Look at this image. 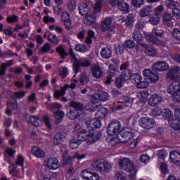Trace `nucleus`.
<instances>
[{
	"label": "nucleus",
	"mask_w": 180,
	"mask_h": 180,
	"mask_svg": "<svg viewBox=\"0 0 180 180\" xmlns=\"http://www.w3.org/2000/svg\"><path fill=\"white\" fill-rule=\"evenodd\" d=\"M117 137L123 143H129L133 139V133L129 129H123L119 132Z\"/></svg>",
	"instance_id": "nucleus-9"
},
{
	"label": "nucleus",
	"mask_w": 180,
	"mask_h": 180,
	"mask_svg": "<svg viewBox=\"0 0 180 180\" xmlns=\"http://www.w3.org/2000/svg\"><path fill=\"white\" fill-rule=\"evenodd\" d=\"M162 23L165 26H168L169 27H171L174 25V16H172V14L169 13H165L163 15L162 17Z\"/></svg>",
	"instance_id": "nucleus-18"
},
{
	"label": "nucleus",
	"mask_w": 180,
	"mask_h": 180,
	"mask_svg": "<svg viewBox=\"0 0 180 180\" xmlns=\"http://www.w3.org/2000/svg\"><path fill=\"white\" fill-rule=\"evenodd\" d=\"M119 60L117 58H112L110 60V65H109V68L110 70H113L119 67Z\"/></svg>",
	"instance_id": "nucleus-39"
},
{
	"label": "nucleus",
	"mask_w": 180,
	"mask_h": 180,
	"mask_svg": "<svg viewBox=\"0 0 180 180\" xmlns=\"http://www.w3.org/2000/svg\"><path fill=\"white\" fill-rule=\"evenodd\" d=\"M91 172H88L86 170H83L81 172L80 175H81L82 178H83L84 179L89 180V179L91 178Z\"/></svg>",
	"instance_id": "nucleus-53"
},
{
	"label": "nucleus",
	"mask_w": 180,
	"mask_h": 180,
	"mask_svg": "<svg viewBox=\"0 0 180 180\" xmlns=\"http://www.w3.org/2000/svg\"><path fill=\"white\" fill-rule=\"evenodd\" d=\"M93 168H95L96 171L108 172V171L112 168V165L109 162L103 159H100L93 162Z\"/></svg>",
	"instance_id": "nucleus-4"
},
{
	"label": "nucleus",
	"mask_w": 180,
	"mask_h": 180,
	"mask_svg": "<svg viewBox=\"0 0 180 180\" xmlns=\"http://www.w3.org/2000/svg\"><path fill=\"white\" fill-rule=\"evenodd\" d=\"M51 50V44L49 43L45 44L41 49V53H49Z\"/></svg>",
	"instance_id": "nucleus-57"
},
{
	"label": "nucleus",
	"mask_w": 180,
	"mask_h": 180,
	"mask_svg": "<svg viewBox=\"0 0 180 180\" xmlns=\"http://www.w3.org/2000/svg\"><path fill=\"white\" fill-rule=\"evenodd\" d=\"M161 115V110L158 108H155L151 110V115L153 117H157V116H160Z\"/></svg>",
	"instance_id": "nucleus-62"
},
{
	"label": "nucleus",
	"mask_w": 180,
	"mask_h": 180,
	"mask_svg": "<svg viewBox=\"0 0 180 180\" xmlns=\"http://www.w3.org/2000/svg\"><path fill=\"white\" fill-rule=\"evenodd\" d=\"M97 99L98 101H108V99H109V94L106 92H101V93H98L97 94Z\"/></svg>",
	"instance_id": "nucleus-42"
},
{
	"label": "nucleus",
	"mask_w": 180,
	"mask_h": 180,
	"mask_svg": "<svg viewBox=\"0 0 180 180\" xmlns=\"http://www.w3.org/2000/svg\"><path fill=\"white\" fill-rule=\"evenodd\" d=\"M124 46L127 49H134V47L136 46V44L133 40H128L124 42Z\"/></svg>",
	"instance_id": "nucleus-56"
},
{
	"label": "nucleus",
	"mask_w": 180,
	"mask_h": 180,
	"mask_svg": "<svg viewBox=\"0 0 180 180\" xmlns=\"http://www.w3.org/2000/svg\"><path fill=\"white\" fill-rule=\"evenodd\" d=\"M121 127L122 125L120 124V122L117 121L111 122L107 128V133L108 136H116L117 132L120 131Z\"/></svg>",
	"instance_id": "nucleus-12"
},
{
	"label": "nucleus",
	"mask_w": 180,
	"mask_h": 180,
	"mask_svg": "<svg viewBox=\"0 0 180 180\" xmlns=\"http://www.w3.org/2000/svg\"><path fill=\"white\" fill-rule=\"evenodd\" d=\"M161 19L158 16H150L149 19V23L153 26H157L160 23Z\"/></svg>",
	"instance_id": "nucleus-43"
},
{
	"label": "nucleus",
	"mask_w": 180,
	"mask_h": 180,
	"mask_svg": "<svg viewBox=\"0 0 180 180\" xmlns=\"http://www.w3.org/2000/svg\"><path fill=\"white\" fill-rule=\"evenodd\" d=\"M117 8L120 9V11L124 12V13H129V11H130L129 4L124 3V1H123L120 6H118Z\"/></svg>",
	"instance_id": "nucleus-41"
},
{
	"label": "nucleus",
	"mask_w": 180,
	"mask_h": 180,
	"mask_svg": "<svg viewBox=\"0 0 180 180\" xmlns=\"http://www.w3.org/2000/svg\"><path fill=\"white\" fill-rule=\"evenodd\" d=\"M122 23H125V25H127V27L133 26V23L134 22V20H133V15H128L125 20L122 19Z\"/></svg>",
	"instance_id": "nucleus-40"
},
{
	"label": "nucleus",
	"mask_w": 180,
	"mask_h": 180,
	"mask_svg": "<svg viewBox=\"0 0 180 180\" xmlns=\"http://www.w3.org/2000/svg\"><path fill=\"white\" fill-rule=\"evenodd\" d=\"M53 116L56 120H63L65 114L61 110H58L53 112Z\"/></svg>",
	"instance_id": "nucleus-44"
},
{
	"label": "nucleus",
	"mask_w": 180,
	"mask_h": 180,
	"mask_svg": "<svg viewBox=\"0 0 180 180\" xmlns=\"http://www.w3.org/2000/svg\"><path fill=\"white\" fill-rule=\"evenodd\" d=\"M178 6H179V3L176 1H169L167 4V8L169 9H172L173 11L174 9H178Z\"/></svg>",
	"instance_id": "nucleus-52"
},
{
	"label": "nucleus",
	"mask_w": 180,
	"mask_h": 180,
	"mask_svg": "<svg viewBox=\"0 0 180 180\" xmlns=\"http://www.w3.org/2000/svg\"><path fill=\"white\" fill-rule=\"evenodd\" d=\"M19 20V17L13 15L7 18L8 23H16Z\"/></svg>",
	"instance_id": "nucleus-55"
},
{
	"label": "nucleus",
	"mask_w": 180,
	"mask_h": 180,
	"mask_svg": "<svg viewBox=\"0 0 180 180\" xmlns=\"http://www.w3.org/2000/svg\"><path fill=\"white\" fill-rule=\"evenodd\" d=\"M47 166L49 169H57L60 167V162L56 158H50L48 160Z\"/></svg>",
	"instance_id": "nucleus-23"
},
{
	"label": "nucleus",
	"mask_w": 180,
	"mask_h": 180,
	"mask_svg": "<svg viewBox=\"0 0 180 180\" xmlns=\"http://www.w3.org/2000/svg\"><path fill=\"white\" fill-rule=\"evenodd\" d=\"M25 159H23V156L18 155L17 159L15 160V165L18 167V165H20V167H22L23 165Z\"/></svg>",
	"instance_id": "nucleus-54"
},
{
	"label": "nucleus",
	"mask_w": 180,
	"mask_h": 180,
	"mask_svg": "<svg viewBox=\"0 0 180 180\" xmlns=\"http://www.w3.org/2000/svg\"><path fill=\"white\" fill-rule=\"evenodd\" d=\"M48 40L52 44H58V37L57 36L53 34H49L48 36Z\"/></svg>",
	"instance_id": "nucleus-48"
},
{
	"label": "nucleus",
	"mask_w": 180,
	"mask_h": 180,
	"mask_svg": "<svg viewBox=\"0 0 180 180\" xmlns=\"http://www.w3.org/2000/svg\"><path fill=\"white\" fill-rule=\"evenodd\" d=\"M144 0H132V5L135 8H140L141 5H143Z\"/></svg>",
	"instance_id": "nucleus-60"
},
{
	"label": "nucleus",
	"mask_w": 180,
	"mask_h": 180,
	"mask_svg": "<svg viewBox=\"0 0 180 180\" xmlns=\"http://www.w3.org/2000/svg\"><path fill=\"white\" fill-rule=\"evenodd\" d=\"M75 49L76 51H79V53H86V51H88V49H86L84 44H78Z\"/></svg>",
	"instance_id": "nucleus-47"
},
{
	"label": "nucleus",
	"mask_w": 180,
	"mask_h": 180,
	"mask_svg": "<svg viewBox=\"0 0 180 180\" xmlns=\"http://www.w3.org/2000/svg\"><path fill=\"white\" fill-rule=\"evenodd\" d=\"M108 115V109L105 108H101L95 114L96 117L97 119H100L102 120L105 116Z\"/></svg>",
	"instance_id": "nucleus-31"
},
{
	"label": "nucleus",
	"mask_w": 180,
	"mask_h": 180,
	"mask_svg": "<svg viewBox=\"0 0 180 180\" xmlns=\"http://www.w3.org/2000/svg\"><path fill=\"white\" fill-rule=\"evenodd\" d=\"M167 78L171 81L178 82L180 81V68L179 66H174L172 68L167 72Z\"/></svg>",
	"instance_id": "nucleus-11"
},
{
	"label": "nucleus",
	"mask_w": 180,
	"mask_h": 180,
	"mask_svg": "<svg viewBox=\"0 0 180 180\" xmlns=\"http://www.w3.org/2000/svg\"><path fill=\"white\" fill-rule=\"evenodd\" d=\"M127 81L125 77L121 76V75L116 78L115 85L117 88H122L124 82Z\"/></svg>",
	"instance_id": "nucleus-36"
},
{
	"label": "nucleus",
	"mask_w": 180,
	"mask_h": 180,
	"mask_svg": "<svg viewBox=\"0 0 180 180\" xmlns=\"http://www.w3.org/2000/svg\"><path fill=\"white\" fill-rule=\"evenodd\" d=\"M101 7L102 0H96V3L93 7L94 13L90 12L85 15L84 25H86V26H91V25L95 23V20H96L98 15L101 12Z\"/></svg>",
	"instance_id": "nucleus-1"
},
{
	"label": "nucleus",
	"mask_w": 180,
	"mask_h": 180,
	"mask_svg": "<svg viewBox=\"0 0 180 180\" xmlns=\"http://www.w3.org/2000/svg\"><path fill=\"white\" fill-rule=\"evenodd\" d=\"M101 118L96 117L93 120H87L86 121V126L90 131L100 129L102 127V122Z\"/></svg>",
	"instance_id": "nucleus-10"
},
{
	"label": "nucleus",
	"mask_w": 180,
	"mask_h": 180,
	"mask_svg": "<svg viewBox=\"0 0 180 180\" xmlns=\"http://www.w3.org/2000/svg\"><path fill=\"white\" fill-rule=\"evenodd\" d=\"M31 153L37 158H43V157H44V155H46L44 151L37 146L32 147Z\"/></svg>",
	"instance_id": "nucleus-24"
},
{
	"label": "nucleus",
	"mask_w": 180,
	"mask_h": 180,
	"mask_svg": "<svg viewBox=\"0 0 180 180\" xmlns=\"http://www.w3.org/2000/svg\"><path fill=\"white\" fill-rule=\"evenodd\" d=\"M142 74L145 79H149L152 84H155L160 79V76L156 72L152 71L150 69H145L142 71Z\"/></svg>",
	"instance_id": "nucleus-7"
},
{
	"label": "nucleus",
	"mask_w": 180,
	"mask_h": 180,
	"mask_svg": "<svg viewBox=\"0 0 180 180\" xmlns=\"http://www.w3.org/2000/svg\"><path fill=\"white\" fill-rule=\"evenodd\" d=\"M79 81L82 85H85V84H88V82L89 81V77L86 75V73H82Z\"/></svg>",
	"instance_id": "nucleus-45"
},
{
	"label": "nucleus",
	"mask_w": 180,
	"mask_h": 180,
	"mask_svg": "<svg viewBox=\"0 0 180 180\" xmlns=\"http://www.w3.org/2000/svg\"><path fill=\"white\" fill-rule=\"evenodd\" d=\"M152 68L153 70H155V71H167V70L169 68V65H168V63H167V62L159 61L155 63L152 65Z\"/></svg>",
	"instance_id": "nucleus-17"
},
{
	"label": "nucleus",
	"mask_w": 180,
	"mask_h": 180,
	"mask_svg": "<svg viewBox=\"0 0 180 180\" xmlns=\"http://www.w3.org/2000/svg\"><path fill=\"white\" fill-rule=\"evenodd\" d=\"M169 124H170L171 127L172 129H174V130H180V120L178 118L176 119H172L171 120H169Z\"/></svg>",
	"instance_id": "nucleus-32"
},
{
	"label": "nucleus",
	"mask_w": 180,
	"mask_h": 180,
	"mask_svg": "<svg viewBox=\"0 0 180 180\" xmlns=\"http://www.w3.org/2000/svg\"><path fill=\"white\" fill-rule=\"evenodd\" d=\"M81 143V141H79L77 137L76 139H70L69 143V147L72 150L78 148V146H79Z\"/></svg>",
	"instance_id": "nucleus-34"
},
{
	"label": "nucleus",
	"mask_w": 180,
	"mask_h": 180,
	"mask_svg": "<svg viewBox=\"0 0 180 180\" xmlns=\"http://www.w3.org/2000/svg\"><path fill=\"white\" fill-rule=\"evenodd\" d=\"M172 14L176 18V19H180V9L179 8L173 9Z\"/></svg>",
	"instance_id": "nucleus-64"
},
{
	"label": "nucleus",
	"mask_w": 180,
	"mask_h": 180,
	"mask_svg": "<svg viewBox=\"0 0 180 180\" xmlns=\"http://www.w3.org/2000/svg\"><path fill=\"white\" fill-rule=\"evenodd\" d=\"M72 67L75 74H78L81 71V67H91V62L86 58H77L75 61H73Z\"/></svg>",
	"instance_id": "nucleus-5"
},
{
	"label": "nucleus",
	"mask_w": 180,
	"mask_h": 180,
	"mask_svg": "<svg viewBox=\"0 0 180 180\" xmlns=\"http://www.w3.org/2000/svg\"><path fill=\"white\" fill-rule=\"evenodd\" d=\"M86 155L85 154L79 155V153H75L73 156L68 155V153H65L63 155V165H72V161L75 160V158H77V160H82L85 158Z\"/></svg>",
	"instance_id": "nucleus-6"
},
{
	"label": "nucleus",
	"mask_w": 180,
	"mask_h": 180,
	"mask_svg": "<svg viewBox=\"0 0 180 180\" xmlns=\"http://www.w3.org/2000/svg\"><path fill=\"white\" fill-rule=\"evenodd\" d=\"M26 117L27 122L30 123V124H33V126H35L36 127H39V126L43 124V121L36 116L27 115Z\"/></svg>",
	"instance_id": "nucleus-20"
},
{
	"label": "nucleus",
	"mask_w": 180,
	"mask_h": 180,
	"mask_svg": "<svg viewBox=\"0 0 180 180\" xmlns=\"http://www.w3.org/2000/svg\"><path fill=\"white\" fill-rule=\"evenodd\" d=\"M70 106L74 108L75 110H83L84 106L81 104V103L72 101L70 103Z\"/></svg>",
	"instance_id": "nucleus-46"
},
{
	"label": "nucleus",
	"mask_w": 180,
	"mask_h": 180,
	"mask_svg": "<svg viewBox=\"0 0 180 180\" xmlns=\"http://www.w3.org/2000/svg\"><path fill=\"white\" fill-rule=\"evenodd\" d=\"M131 78L132 81H135L136 85L142 79L141 75H140L137 73H135V74L132 75V77Z\"/></svg>",
	"instance_id": "nucleus-61"
},
{
	"label": "nucleus",
	"mask_w": 180,
	"mask_h": 180,
	"mask_svg": "<svg viewBox=\"0 0 180 180\" xmlns=\"http://www.w3.org/2000/svg\"><path fill=\"white\" fill-rule=\"evenodd\" d=\"M121 76H122L127 81H129L133 77V72L131 70L127 69L121 72Z\"/></svg>",
	"instance_id": "nucleus-37"
},
{
	"label": "nucleus",
	"mask_w": 180,
	"mask_h": 180,
	"mask_svg": "<svg viewBox=\"0 0 180 180\" xmlns=\"http://www.w3.org/2000/svg\"><path fill=\"white\" fill-rule=\"evenodd\" d=\"M167 155H168V154L167 153V151L165 150L162 149L158 151V158H160L161 160H165Z\"/></svg>",
	"instance_id": "nucleus-58"
},
{
	"label": "nucleus",
	"mask_w": 180,
	"mask_h": 180,
	"mask_svg": "<svg viewBox=\"0 0 180 180\" xmlns=\"http://www.w3.org/2000/svg\"><path fill=\"white\" fill-rule=\"evenodd\" d=\"M148 86V82L143 80V79L136 84V87L139 89H144Z\"/></svg>",
	"instance_id": "nucleus-50"
},
{
	"label": "nucleus",
	"mask_w": 180,
	"mask_h": 180,
	"mask_svg": "<svg viewBox=\"0 0 180 180\" xmlns=\"http://www.w3.org/2000/svg\"><path fill=\"white\" fill-rule=\"evenodd\" d=\"M139 124L143 129L148 130L149 129H153V127L155 126V121L148 117H142L140 120Z\"/></svg>",
	"instance_id": "nucleus-14"
},
{
	"label": "nucleus",
	"mask_w": 180,
	"mask_h": 180,
	"mask_svg": "<svg viewBox=\"0 0 180 180\" xmlns=\"http://www.w3.org/2000/svg\"><path fill=\"white\" fill-rule=\"evenodd\" d=\"M151 12H153L151 6H143L139 12V16H141V18H146L147 16H150L151 15Z\"/></svg>",
	"instance_id": "nucleus-25"
},
{
	"label": "nucleus",
	"mask_w": 180,
	"mask_h": 180,
	"mask_svg": "<svg viewBox=\"0 0 180 180\" xmlns=\"http://www.w3.org/2000/svg\"><path fill=\"white\" fill-rule=\"evenodd\" d=\"M120 167L122 168V169H124V171H126L127 172H129V178L130 180H136V174H137V167L131 161H130V159L125 158L123 160H120Z\"/></svg>",
	"instance_id": "nucleus-2"
},
{
	"label": "nucleus",
	"mask_w": 180,
	"mask_h": 180,
	"mask_svg": "<svg viewBox=\"0 0 180 180\" xmlns=\"http://www.w3.org/2000/svg\"><path fill=\"white\" fill-rule=\"evenodd\" d=\"M76 85L74 83H72L70 85L65 84L63 87L61 88L60 91H56L54 92V96L56 99H58L60 96H64L65 95V91L70 88L71 89H75Z\"/></svg>",
	"instance_id": "nucleus-15"
},
{
	"label": "nucleus",
	"mask_w": 180,
	"mask_h": 180,
	"mask_svg": "<svg viewBox=\"0 0 180 180\" xmlns=\"http://www.w3.org/2000/svg\"><path fill=\"white\" fill-rule=\"evenodd\" d=\"M148 102L150 106H157V105L162 102V97L160 95L154 94L150 97Z\"/></svg>",
	"instance_id": "nucleus-22"
},
{
	"label": "nucleus",
	"mask_w": 180,
	"mask_h": 180,
	"mask_svg": "<svg viewBox=\"0 0 180 180\" xmlns=\"http://www.w3.org/2000/svg\"><path fill=\"white\" fill-rule=\"evenodd\" d=\"M173 98L176 102H180V89L173 94Z\"/></svg>",
	"instance_id": "nucleus-63"
},
{
	"label": "nucleus",
	"mask_w": 180,
	"mask_h": 180,
	"mask_svg": "<svg viewBox=\"0 0 180 180\" xmlns=\"http://www.w3.org/2000/svg\"><path fill=\"white\" fill-rule=\"evenodd\" d=\"M100 54L103 58L109 60V58L112 57V49L109 47L102 48Z\"/></svg>",
	"instance_id": "nucleus-26"
},
{
	"label": "nucleus",
	"mask_w": 180,
	"mask_h": 180,
	"mask_svg": "<svg viewBox=\"0 0 180 180\" xmlns=\"http://www.w3.org/2000/svg\"><path fill=\"white\" fill-rule=\"evenodd\" d=\"M146 39L150 41L152 44H156L157 46H160L161 44V41L158 39V38L155 37L153 34H148L146 35Z\"/></svg>",
	"instance_id": "nucleus-29"
},
{
	"label": "nucleus",
	"mask_w": 180,
	"mask_h": 180,
	"mask_svg": "<svg viewBox=\"0 0 180 180\" xmlns=\"http://www.w3.org/2000/svg\"><path fill=\"white\" fill-rule=\"evenodd\" d=\"M66 116L70 120H75L78 116V112L77 111L70 110V112L67 113Z\"/></svg>",
	"instance_id": "nucleus-49"
},
{
	"label": "nucleus",
	"mask_w": 180,
	"mask_h": 180,
	"mask_svg": "<svg viewBox=\"0 0 180 180\" xmlns=\"http://www.w3.org/2000/svg\"><path fill=\"white\" fill-rule=\"evenodd\" d=\"M91 70L92 72V75L94 78H96L99 79V78H102L103 77V70H102V68H101L98 65H93L91 68Z\"/></svg>",
	"instance_id": "nucleus-16"
},
{
	"label": "nucleus",
	"mask_w": 180,
	"mask_h": 180,
	"mask_svg": "<svg viewBox=\"0 0 180 180\" xmlns=\"http://www.w3.org/2000/svg\"><path fill=\"white\" fill-rule=\"evenodd\" d=\"M132 38L135 41H137L139 43V46H141V41L143 40L144 37H143V34L140 33L139 30H135L133 32Z\"/></svg>",
	"instance_id": "nucleus-30"
},
{
	"label": "nucleus",
	"mask_w": 180,
	"mask_h": 180,
	"mask_svg": "<svg viewBox=\"0 0 180 180\" xmlns=\"http://www.w3.org/2000/svg\"><path fill=\"white\" fill-rule=\"evenodd\" d=\"M77 138L78 141L82 142L86 141L88 144H94L99 140V137L96 136L95 134L91 132V131H86V129L82 130L77 135Z\"/></svg>",
	"instance_id": "nucleus-3"
},
{
	"label": "nucleus",
	"mask_w": 180,
	"mask_h": 180,
	"mask_svg": "<svg viewBox=\"0 0 180 180\" xmlns=\"http://www.w3.org/2000/svg\"><path fill=\"white\" fill-rule=\"evenodd\" d=\"M101 32H113L115 27L112 25V18H106L101 23Z\"/></svg>",
	"instance_id": "nucleus-13"
},
{
	"label": "nucleus",
	"mask_w": 180,
	"mask_h": 180,
	"mask_svg": "<svg viewBox=\"0 0 180 180\" xmlns=\"http://www.w3.org/2000/svg\"><path fill=\"white\" fill-rule=\"evenodd\" d=\"M60 22L66 30H71L72 29V21L71 20V17L70 13L67 11H63L60 15Z\"/></svg>",
	"instance_id": "nucleus-8"
},
{
	"label": "nucleus",
	"mask_w": 180,
	"mask_h": 180,
	"mask_svg": "<svg viewBox=\"0 0 180 180\" xmlns=\"http://www.w3.org/2000/svg\"><path fill=\"white\" fill-rule=\"evenodd\" d=\"M79 11L82 16H85V15H88L90 13L88 4L85 3L81 4L79 6Z\"/></svg>",
	"instance_id": "nucleus-28"
},
{
	"label": "nucleus",
	"mask_w": 180,
	"mask_h": 180,
	"mask_svg": "<svg viewBox=\"0 0 180 180\" xmlns=\"http://www.w3.org/2000/svg\"><path fill=\"white\" fill-rule=\"evenodd\" d=\"M141 46L145 49V53L147 56L150 57H155V56H157V50H155L154 47L148 46L146 43H141Z\"/></svg>",
	"instance_id": "nucleus-19"
},
{
	"label": "nucleus",
	"mask_w": 180,
	"mask_h": 180,
	"mask_svg": "<svg viewBox=\"0 0 180 180\" xmlns=\"http://www.w3.org/2000/svg\"><path fill=\"white\" fill-rule=\"evenodd\" d=\"M163 117L166 120H172L174 119V113L171 110L166 108L163 110Z\"/></svg>",
	"instance_id": "nucleus-35"
},
{
	"label": "nucleus",
	"mask_w": 180,
	"mask_h": 180,
	"mask_svg": "<svg viewBox=\"0 0 180 180\" xmlns=\"http://www.w3.org/2000/svg\"><path fill=\"white\" fill-rule=\"evenodd\" d=\"M56 51L60 54L63 60H64V58H65V57L68 56V53L67 52V51H65V49L61 46L56 48Z\"/></svg>",
	"instance_id": "nucleus-38"
},
{
	"label": "nucleus",
	"mask_w": 180,
	"mask_h": 180,
	"mask_svg": "<svg viewBox=\"0 0 180 180\" xmlns=\"http://www.w3.org/2000/svg\"><path fill=\"white\" fill-rule=\"evenodd\" d=\"M178 89H179V83H173L167 87V92L168 94L174 95Z\"/></svg>",
	"instance_id": "nucleus-33"
},
{
	"label": "nucleus",
	"mask_w": 180,
	"mask_h": 180,
	"mask_svg": "<svg viewBox=\"0 0 180 180\" xmlns=\"http://www.w3.org/2000/svg\"><path fill=\"white\" fill-rule=\"evenodd\" d=\"M162 12H164V6H162V5L158 6L155 9V13L156 16H160V15L162 14Z\"/></svg>",
	"instance_id": "nucleus-59"
},
{
	"label": "nucleus",
	"mask_w": 180,
	"mask_h": 180,
	"mask_svg": "<svg viewBox=\"0 0 180 180\" xmlns=\"http://www.w3.org/2000/svg\"><path fill=\"white\" fill-rule=\"evenodd\" d=\"M170 159L174 164H178L180 165V153L173 150L170 153Z\"/></svg>",
	"instance_id": "nucleus-27"
},
{
	"label": "nucleus",
	"mask_w": 180,
	"mask_h": 180,
	"mask_svg": "<svg viewBox=\"0 0 180 180\" xmlns=\"http://www.w3.org/2000/svg\"><path fill=\"white\" fill-rule=\"evenodd\" d=\"M172 37L177 40V41H180V30L178 28H174L172 31Z\"/></svg>",
	"instance_id": "nucleus-51"
},
{
	"label": "nucleus",
	"mask_w": 180,
	"mask_h": 180,
	"mask_svg": "<svg viewBox=\"0 0 180 180\" xmlns=\"http://www.w3.org/2000/svg\"><path fill=\"white\" fill-rule=\"evenodd\" d=\"M65 139H67V134L65 132L57 133L54 136L53 143L55 146H58V144H61Z\"/></svg>",
	"instance_id": "nucleus-21"
}]
</instances>
